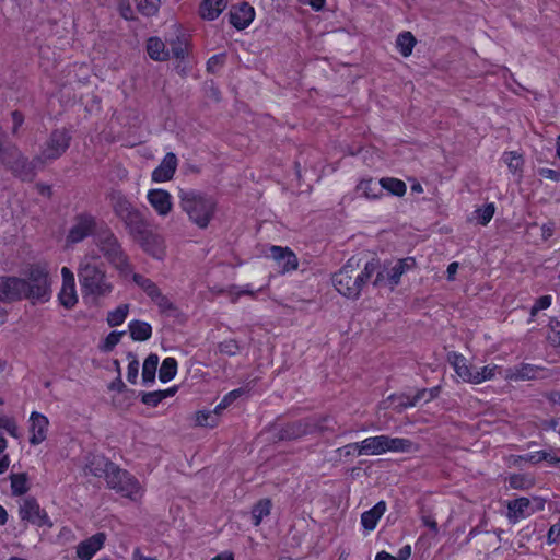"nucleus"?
Returning a JSON list of instances; mask_svg holds the SVG:
<instances>
[{"label":"nucleus","instance_id":"nucleus-57","mask_svg":"<svg viewBox=\"0 0 560 560\" xmlns=\"http://www.w3.org/2000/svg\"><path fill=\"white\" fill-rule=\"evenodd\" d=\"M229 294L231 296H234L235 299H237V298H240L243 294H248V295L254 296L255 295V291L253 290L250 284H246V285H244L242 288H240V287H231L229 289Z\"/></svg>","mask_w":560,"mask_h":560},{"label":"nucleus","instance_id":"nucleus-19","mask_svg":"<svg viewBox=\"0 0 560 560\" xmlns=\"http://www.w3.org/2000/svg\"><path fill=\"white\" fill-rule=\"evenodd\" d=\"M20 516L22 520L28 521L39 527L52 526L47 513L40 509L39 504L35 500L27 499L23 502L20 508Z\"/></svg>","mask_w":560,"mask_h":560},{"label":"nucleus","instance_id":"nucleus-17","mask_svg":"<svg viewBox=\"0 0 560 560\" xmlns=\"http://www.w3.org/2000/svg\"><path fill=\"white\" fill-rule=\"evenodd\" d=\"M133 236L140 242L144 252L156 259H163L166 248L163 236L153 232H144V228L141 233Z\"/></svg>","mask_w":560,"mask_h":560},{"label":"nucleus","instance_id":"nucleus-38","mask_svg":"<svg viewBox=\"0 0 560 560\" xmlns=\"http://www.w3.org/2000/svg\"><path fill=\"white\" fill-rule=\"evenodd\" d=\"M159 365V357L150 354L142 365V381L144 384L152 383L155 378L156 369Z\"/></svg>","mask_w":560,"mask_h":560},{"label":"nucleus","instance_id":"nucleus-12","mask_svg":"<svg viewBox=\"0 0 560 560\" xmlns=\"http://www.w3.org/2000/svg\"><path fill=\"white\" fill-rule=\"evenodd\" d=\"M28 299L27 281L16 277L0 279V301Z\"/></svg>","mask_w":560,"mask_h":560},{"label":"nucleus","instance_id":"nucleus-61","mask_svg":"<svg viewBox=\"0 0 560 560\" xmlns=\"http://www.w3.org/2000/svg\"><path fill=\"white\" fill-rule=\"evenodd\" d=\"M546 458L544 462H547L549 465L560 467V455H556L552 450H545Z\"/></svg>","mask_w":560,"mask_h":560},{"label":"nucleus","instance_id":"nucleus-41","mask_svg":"<svg viewBox=\"0 0 560 560\" xmlns=\"http://www.w3.org/2000/svg\"><path fill=\"white\" fill-rule=\"evenodd\" d=\"M129 313V305L128 304H120L115 310L108 312L106 322L110 327H116L121 325Z\"/></svg>","mask_w":560,"mask_h":560},{"label":"nucleus","instance_id":"nucleus-46","mask_svg":"<svg viewBox=\"0 0 560 560\" xmlns=\"http://www.w3.org/2000/svg\"><path fill=\"white\" fill-rule=\"evenodd\" d=\"M125 335V331H112L109 332L105 339L100 345V349L103 352L112 351L121 340V337Z\"/></svg>","mask_w":560,"mask_h":560},{"label":"nucleus","instance_id":"nucleus-20","mask_svg":"<svg viewBox=\"0 0 560 560\" xmlns=\"http://www.w3.org/2000/svg\"><path fill=\"white\" fill-rule=\"evenodd\" d=\"M447 360L463 382L474 384L478 366L474 365L466 357L458 352L448 353Z\"/></svg>","mask_w":560,"mask_h":560},{"label":"nucleus","instance_id":"nucleus-13","mask_svg":"<svg viewBox=\"0 0 560 560\" xmlns=\"http://www.w3.org/2000/svg\"><path fill=\"white\" fill-rule=\"evenodd\" d=\"M49 419L42 412L32 411L28 418V442L33 446L44 443L49 433Z\"/></svg>","mask_w":560,"mask_h":560},{"label":"nucleus","instance_id":"nucleus-37","mask_svg":"<svg viewBox=\"0 0 560 560\" xmlns=\"http://www.w3.org/2000/svg\"><path fill=\"white\" fill-rule=\"evenodd\" d=\"M177 373V361L174 358H165L159 370V378L162 383L172 381Z\"/></svg>","mask_w":560,"mask_h":560},{"label":"nucleus","instance_id":"nucleus-6","mask_svg":"<svg viewBox=\"0 0 560 560\" xmlns=\"http://www.w3.org/2000/svg\"><path fill=\"white\" fill-rule=\"evenodd\" d=\"M108 198L114 213L124 222L129 233L131 235L141 233L145 221L140 210L120 191H112Z\"/></svg>","mask_w":560,"mask_h":560},{"label":"nucleus","instance_id":"nucleus-44","mask_svg":"<svg viewBox=\"0 0 560 560\" xmlns=\"http://www.w3.org/2000/svg\"><path fill=\"white\" fill-rule=\"evenodd\" d=\"M494 211H495L494 205L488 203L487 206L475 210L474 217L471 220L477 221L481 225H487L493 218Z\"/></svg>","mask_w":560,"mask_h":560},{"label":"nucleus","instance_id":"nucleus-4","mask_svg":"<svg viewBox=\"0 0 560 560\" xmlns=\"http://www.w3.org/2000/svg\"><path fill=\"white\" fill-rule=\"evenodd\" d=\"M361 442L362 456H378L386 453H411L418 450L416 444L404 438L389 435H374L365 438Z\"/></svg>","mask_w":560,"mask_h":560},{"label":"nucleus","instance_id":"nucleus-23","mask_svg":"<svg viewBox=\"0 0 560 560\" xmlns=\"http://www.w3.org/2000/svg\"><path fill=\"white\" fill-rule=\"evenodd\" d=\"M541 369L537 365L522 363L504 370L503 378L511 382L530 381L539 376Z\"/></svg>","mask_w":560,"mask_h":560},{"label":"nucleus","instance_id":"nucleus-39","mask_svg":"<svg viewBox=\"0 0 560 560\" xmlns=\"http://www.w3.org/2000/svg\"><path fill=\"white\" fill-rule=\"evenodd\" d=\"M271 512V501L262 499L252 510V521L255 526H258L262 520Z\"/></svg>","mask_w":560,"mask_h":560},{"label":"nucleus","instance_id":"nucleus-32","mask_svg":"<svg viewBox=\"0 0 560 560\" xmlns=\"http://www.w3.org/2000/svg\"><path fill=\"white\" fill-rule=\"evenodd\" d=\"M167 43L171 58L183 59L187 55L189 43L185 35H176L175 38L168 39Z\"/></svg>","mask_w":560,"mask_h":560},{"label":"nucleus","instance_id":"nucleus-31","mask_svg":"<svg viewBox=\"0 0 560 560\" xmlns=\"http://www.w3.org/2000/svg\"><path fill=\"white\" fill-rule=\"evenodd\" d=\"M130 336L133 340L145 341L152 335V327L143 320H131L128 324Z\"/></svg>","mask_w":560,"mask_h":560},{"label":"nucleus","instance_id":"nucleus-9","mask_svg":"<svg viewBox=\"0 0 560 560\" xmlns=\"http://www.w3.org/2000/svg\"><path fill=\"white\" fill-rule=\"evenodd\" d=\"M28 281V299L34 302L48 301L51 295V281L47 262H37L30 266L26 271Z\"/></svg>","mask_w":560,"mask_h":560},{"label":"nucleus","instance_id":"nucleus-60","mask_svg":"<svg viewBox=\"0 0 560 560\" xmlns=\"http://www.w3.org/2000/svg\"><path fill=\"white\" fill-rule=\"evenodd\" d=\"M539 175L544 178L553 180V182H560V173L551 170V168H540Z\"/></svg>","mask_w":560,"mask_h":560},{"label":"nucleus","instance_id":"nucleus-10","mask_svg":"<svg viewBox=\"0 0 560 560\" xmlns=\"http://www.w3.org/2000/svg\"><path fill=\"white\" fill-rule=\"evenodd\" d=\"M506 506L509 520L512 523H517L524 518L529 517L536 512L542 511L545 509V500L539 497H522L509 501Z\"/></svg>","mask_w":560,"mask_h":560},{"label":"nucleus","instance_id":"nucleus-54","mask_svg":"<svg viewBox=\"0 0 560 560\" xmlns=\"http://www.w3.org/2000/svg\"><path fill=\"white\" fill-rule=\"evenodd\" d=\"M163 400L160 390L144 393L141 397V401L145 405L155 407Z\"/></svg>","mask_w":560,"mask_h":560},{"label":"nucleus","instance_id":"nucleus-22","mask_svg":"<svg viewBox=\"0 0 560 560\" xmlns=\"http://www.w3.org/2000/svg\"><path fill=\"white\" fill-rule=\"evenodd\" d=\"M255 10L246 2L233 5L230 10V22L237 30H244L254 21Z\"/></svg>","mask_w":560,"mask_h":560},{"label":"nucleus","instance_id":"nucleus-3","mask_svg":"<svg viewBox=\"0 0 560 560\" xmlns=\"http://www.w3.org/2000/svg\"><path fill=\"white\" fill-rule=\"evenodd\" d=\"M179 203L189 221L199 229H206L210 224L217 210V201L203 192L197 190L180 189Z\"/></svg>","mask_w":560,"mask_h":560},{"label":"nucleus","instance_id":"nucleus-33","mask_svg":"<svg viewBox=\"0 0 560 560\" xmlns=\"http://www.w3.org/2000/svg\"><path fill=\"white\" fill-rule=\"evenodd\" d=\"M109 467H116L115 465L108 463L105 457L100 455L92 456L91 460L86 464L85 470L96 477H101L102 475L107 476V471Z\"/></svg>","mask_w":560,"mask_h":560},{"label":"nucleus","instance_id":"nucleus-55","mask_svg":"<svg viewBox=\"0 0 560 560\" xmlns=\"http://www.w3.org/2000/svg\"><path fill=\"white\" fill-rule=\"evenodd\" d=\"M548 339L551 343L560 346V322H551Z\"/></svg>","mask_w":560,"mask_h":560},{"label":"nucleus","instance_id":"nucleus-50","mask_svg":"<svg viewBox=\"0 0 560 560\" xmlns=\"http://www.w3.org/2000/svg\"><path fill=\"white\" fill-rule=\"evenodd\" d=\"M7 447L8 441L2 435V433H0V475L5 472L10 466V458L5 453Z\"/></svg>","mask_w":560,"mask_h":560},{"label":"nucleus","instance_id":"nucleus-53","mask_svg":"<svg viewBox=\"0 0 560 560\" xmlns=\"http://www.w3.org/2000/svg\"><path fill=\"white\" fill-rule=\"evenodd\" d=\"M552 302L551 295L540 296L535 304L532 306L530 316L534 317L539 311L547 310Z\"/></svg>","mask_w":560,"mask_h":560},{"label":"nucleus","instance_id":"nucleus-15","mask_svg":"<svg viewBox=\"0 0 560 560\" xmlns=\"http://www.w3.org/2000/svg\"><path fill=\"white\" fill-rule=\"evenodd\" d=\"M267 257H270L273 260L275 268L280 273L291 272L299 266L296 255L288 247L271 246Z\"/></svg>","mask_w":560,"mask_h":560},{"label":"nucleus","instance_id":"nucleus-43","mask_svg":"<svg viewBox=\"0 0 560 560\" xmlns=\"http://www.w3.org/2000/svg\"><path fill=\"white\" fill-rule=\"evenodd\" d=\"M133 281L151 298V300L160 292V289L150 279L138 273H132Z\"/></svg>","mask_w":560,"mask_h":560},{"label":"nucleus","instance_id":"nucleus-26","mask_svg":"<svg viewBox=\"0 0 560 560\" xmlns=\"http://www.w3.org/2000/svg\"><path fill=\"white\" fill-rule=\"evenodd\" d=\"M386 511V503L384 501H380L372 509L365 511L361 515V524L368 530L372 532L375 529L380 518L384 515Z\"/></svg>","mask_w":560,"mask_h":560},{"label":"nucleus","instance_id":"nucleus-7","mask_svg":"<svg viewBox=\"0 0 560 560\" xmlns=\"http://www.w3.org/2000/svg\"><path fill=\"white\" fill-rule=\"evenodd\" d=\"M96 245L105 258L119 271L120 276L128 277L132 272L128 257L124 253L118 238L109 230L100 233Z\"/></svg>","mask_w":560,"mask_h":560},{"label":"nucleus","instance_id":"nucleus-64","mask_svg":"<svg viewBox=\"0 0 560 560\" xmlns=\"http://www.w3.org/2000/svg\"><path fill=\"white\" fill-rule=\"evenodd\" d=\"M132 560H158V558L145 556L139 549H136L132 553Z\"/></svg>","mask_w":560,"mask_h":560},{"label":"nucleus","instance_id":"nucleus-30","mask_svg":"<svg viewBox=\"0 0 560 560\" xmlns=\"http://www.w3.org/2000/svg\"><path fill=\"white\" fill-rule=\"evenodd\" d=\"M504 370L502 366L490 363L480 368H477L474 384H481L487 381L495 378L498 375L503 377Z\"/></svg>","mask_w":560,"mask_h":560},{"label":"nucleus","instance_id":"nucleus-56","mask_svg":"<svg viewBox=\"0 0 560 560\" xmlns=\"http://www.w3.org/2000/svg\"><path fill=\"white\" fill-rule=\"evenodd\" d=\"M152 301L163 311V312H166V311H170V310H173V303L170 301L168 298H166L165 295L162 294V292L160 291L153 299Z\"/></svg>","mask_w":560,"mask_h":560},{"label":"nucleus","instance_id":"nucleus-40","mask_svg":"<svg viewBox=\"0 0 560 560\" xmlns=\"http://www.w3.org/2000/svg\"><path fill=\"white\" fill-rule=\"evenodd\" d=\"M415 45L416 38L410 32L399 34L396 39V47L404 57L411 55Z\"/></svg>","mask_w":560,"mask_h":560},{"label":"nucleus","instance_id":"nucleus-24","mask_svg":"<svg viewBox=\"0 0 560 560\" xmlns=\"http://www.w3.org/2000/svg\"><path fill=\"white\" fill-rule=\"evenodd\" d=\"M177 167V158L174 153H167L160 165L152 172L154 183H165L173 178Z\"/></svg>","mask_w":560,"mask_h":560},{"label":"nucleus","instance_id":"nucleus-47","mask_svg":"<svg viewBox=\"0 0 560 560\" xmlns=\"http://www.w3.org/2000/svg\"><path fill=\"white\" fill-rule=\"evenodd\" d=\"M0 428L5 430L12 438L18 439L20 431L16 421L8 416H0Z\"/></svg>","mask_w":560,"mask_h":560},{"label":"nucleus","instance_id":"nucleus-36","mask_svg":"<svg viewBox=\"0 0 560 560\" xmlns=\"http://www.w3.org/2000/svg\"><path fill=\"white\" fill-rule=\"evenodd\" d=\"M508 483L511 489L527 490L535 485V478L529 474H513Z\"/></svg>","mask_w":560,"mask_h":560},{"label":"nucleus","instance_id":"nucleus-34","mask_svg":"<svg viewBox=\"0 0 560 560\" xmlns=\"http://www.w3.org/2000/svg\"><path fill=\"white\" fill-rule=\"evenodd\" d=\"M220 415L215 410H200L195 413V425L203 428H215L219 424Z\"/></svg>","mask_w":560,"mask_h":560},{"label":"nucleus","instance_id":"nucleus-21","mask_svg":"<svg viewBox=\"0 0 560 560\" xmlns=\"http://www.w3.org/2000/svg\"><path fill=\"white\" fill-rule=\"evenodd\" d=\"M106 535L104 533L94 534L77 546V557L80 560H91L104 547Z\"/></svg>","mask_w":560,"mask_h":560},{"label":"nucleus","instance_id":"nucleus-45","mask_svg":"<svg viewBox=\"0 0 560 560\" xmlns=\"http://www.w3.org/2000/svg\"><path fill=\"white\" fill-rule=\"evenodd\" d=\"M137 9L145 16H152L158 13L160 0H135Z\"/></svg>","mask_w":560,"mask_h":560},{"label":"nucleus","instance_id":"nucleus-63","mask_svg":"<svg viewBox=\"0 0 560 560\" xmlns=\"http://www.w3.org/2000/svg\"><path fill=\"white\" fill-rule=\"evenodd\" d=\"M410 556H411V546L406 545L399 549L398 555L396 556V559L408 560L410 558Z\"/></svg>","mask_w":560,"mask_h":560},{"label":"nucleus","instance_id":"nucleus-1","mask_svg":"<svg viewBox=\"0 0 560 560\" xmlns=\"http://www.w3.org/2000/svg\"><path fill=\"white\" fill-rule=\"evenodd\" d=\"M358 260L352 257L332 277L335 289L349 299H357L360 295L363 287L372 278L377 267V264L372 259L365 264L363 270L358 272Z\"/></svg>","mask_w":560,"mask_h":560},{"label":"nucleus","instance_id":"nucleus-29","mask_svg":"<svg viewBox=\"0 0 560 560\" xmlns=\"http://www.w3.org/2000/svg\"><path fill=\"white\" fill-rule=\"evenodd\" d=\"M357 192L366 199H377L382 196V187L380 182L372 178L362 179L357 185Z\"/></svg>","mask_w":560,"mask_h":560},{"label":"nucleus","instance_id":"nucleus-51","mask_svg":"<svg viewBox=\"0 0 560 560\" xmlns=\"http://www.w3.org/2000/svg\"><path fill=\"white\" fill-rule=\"evenodd\" d=\"M219 351L226 355H235L240 352V346L234 339H226L219 343Z\"/></svg>","mask_w":560,"mask_h":560},{"label":"nucleus","instance_id":"nucleus-2","mask_svg":"<svg viewBox=\"0 0 560 560\" xmlns=\"http://www.w3.org/2000/svg\"><path fill=\"white\" fill-rule=\"evenodd\" d=\"M98 255L94 249L89 250L80 260L78 277L82 288L90 294L102 298L113 291V284L98 266Z\"/></svg>","mask_w":560,"mask_h":560},{"label":"nucleus","instance_id":"nucleus-16","mask_svg":"<svg viewBox=\"0 0 560 560\" xmlns=\"http://www.w3.org/2000/svg\"><path fill=\"white\" fill-rule=\"evenodd\" d=\"M147 200L159 217L165 218L173 210V196L165 189H149Z\"/></svg>","mask_w":560,"mask_h":560},{"label":"nucleus","instance_id":"nucleus-42","mask_svg":"<svg viewBox=\"0 0 560 560\" xmlns=\"http://www.w3.org/2000/svg\"><path fill=\"white\" fill-rule=\"evenodd\" d=\"M246 393H247L246 389L243 388V387L236 388V389H233V390L229 392L222 398V400L215 406V410L218 411L219 415H221V412L224 409L230 407L236 399H238L240 397L244 396Z\"/></svg>","mask_w":560,"mask_h":560},{"label":"nucleus","instance_id":"nucleus-52","mask_svg":"<svg viewBox=\"0 0 560 560\" xmlns=\"http://www.w3.org/2000/svg\"><path fill=\"white\" fill-rule=\"evenodd\" d=\"M360 450H361V442H353V443H349L342 447L337 448L336 452L340 456H353V455L362 456V453L360 452Z\"/></svg>","mask_w":560,"mask_h":560},{"label":"nucleus","instance_id":"nucleus-27","mask_svg":"<svg viewBox=\"0 0 560 560\" xmlns=\"http://www.w3.org/2000/svg\"><path fill=\"white\" fill-rule=\"evenodd\" d=\"M147 51L151 59L165 61L171 58L170 50L159 37H151L147 42Z\"/></svg>","mask_w":560,"mask_h":560},{"label":"nucleus","instance_id":"nucleus-28","mask_svg":"<svg viewBox=\"0 0 560 560\" xmlns=\"http://www.w3.org/2000/svg\"><path fill=\"white\" fill-rule=\"evenodd\" d=\"M502 162L508 166L510 173L517 179L522 178L524 159L523 155L516 151H508L502 154Z\"/></svg>","mask_w":560,"mask_h":560},{"label":"nucleus","instance_id":"nucleus-14","mask_svg":"<svg viewBox=\"0 0 560 560\" xmlns=\"http://www.w3.org/2000/svg\"><path fill=\"white\" fill-rule=\"evenodd\" d=\"M60 272L62 284L58 293V300L63 307L71 310L78 303L74 275L68 267H62Z\"/></svg>","mask_w":560,"mask_h":560},{"label":"nucleus","instance_id":"nucleus-48","mask_svg":"<svg viewBox=\"0 0 560 560\" xmlns=\"http://www.w3.org/2000/svg\"><path fill=\"white\" fill-rule=\"evenodd\" d=\"M11 488L14 494H24L27 490V479L24 475H14L11 479Z\"/></svg>","mask_w":560,"mask_h":560},{"label":"nucleus","instance_id":"nucleus-59","mask_svg":"<svg viewBox=\"0 0 560 560\" xmlns=\"http://www.w3.org/2000/svg\"><path fill=\"white\" fill-rule=\"evenodd\" d=\"M547 542L549 545L560 542V523H556L550 526L547 535Z\"/></svg>","mask_w":560,"mask_h":560},{"label":"nucleus","instance_id":"nucleus-18","mask_svg":"<svg viewBox=\"0 0 560 560\" xmlns=\"http://www.w3.org/2000/svg\"><path fill=\"white\" fill-rule=\"evenodd\" d=\"M70 137L65 130H56L51 133L42 151L44 160H55L62 155L69 147Z\"/></svg>","mask_w":560,"mask_h":560},{"label":"nucleus","instance_id":"nucleus-58","mask_svg":"<svg viewBox=\"0 0 560 560\" xmlns=\"http://www.w3.org/2000/svg\"><path fill=\"white\" fill-rule=\"evenodd\" d=\"M545 458H546L545 450L529 452L521 457L522 460L529 462L533 464L544 462Z\"/></svg>","mask_w":560,"mask_h":560},{"label":"nucleus","instance_id":"nucleus-5","mask_svg":"<svg viewBox=\"0 0 560 560\" xmlns=\"http://www.w3.org/2000/svg\"><path fill=\"white\" fill-rule=\"evenodd\" d=\"M377 267L374 271L375 278L373 285L375 288H385L393 291L400 282L401 277L412 270L416 267V260L413 257H406L396 260H389L384 264H380L374 260Z\"/></svg>","mask_w":560,"mask_h":560},{"label":"nucleus","instance_id":"nucleus-35","mask_svg":"<svg viewBox=\"0 0 560 560\" xmlns=\"http://www.w3.org/2000/svg\"><path fill=\"white\" fill-rule=\"evenodd\" d=\"M380 184L383 190H387L389 194L394 196L401 197L406 194L407 186L406 184L394 177H383L380 179Z\"/></svg>","mask_w":560,"mask_h":560},{"label":"nucleus","instance_id":"nucleus-11","mask_svg":"<svg viewBox=\"0 0 560 560\" xmlns=\"http://www.w3.org/2000/svg\"><path fill=\"white\" fill-rule=\"evenodd\" d=\"M96 228V220L92 214L79 213L77 214L69 228L66 236L67 245H73L82 242L93 233Z\"/></svg>","mask_w":560,"mask_h":560},{"label":"nucleus","instance_id":"nucleus-62","mask_svg":"<svg viewBox=\"0 0 560 560\" xmlns=\"http://www.w3.org/2000/svg\"><path fill=\"white\" fill-rule=\"evenodd\" d=\"M421 521L424 526H428L430 529H432L434 533L439 532L438 523L430 515H423L421 517Z\"/></svg>","mask_w":560,"mask_h":560},{"label":"nucleus","instance_id":"nucleus-25","mask_svg":"<svg viewBox=\"0 0 560 560\" xmlns=\"http://www.w3.org/2000/svg\"><path fill=\"white\" fill-rule=\"evenodd\" d=\"M229 0H202L199 14L203 20L213 21L226 9Z\"/></svg>","mask_w":560,"mask_h":560},{"label":"nucleus","instance_id":"nucleus-8","mask_svg":"<svg viewBox=\"0 0 560 560\" xmlns=\"http://www.w3.org/2000/svg\"><path fill=\"white\" fill-rule=\"evenodd\" d=\"M106 482L110 489L131 501H139L143 497L144 489L139 480L118 467H109Z\"/></svg>","mask_w":560,"mask_h":560},{"label":"nucleus","instance_id":"nucleus-49","mask_svg":"<svg viewBox=\"0 0 560 560\" xmlns=\"http://www.w3.org/2000/svg\"><path fill=\"white\" fill-rule=\"evenodd\" d=\"M128 366H127V380L131 384H136L138 380V373H139V361L137 358L129 353L128 354Z\"/></svg>","mask_w":560,"mask_h":560}]
</instances>
